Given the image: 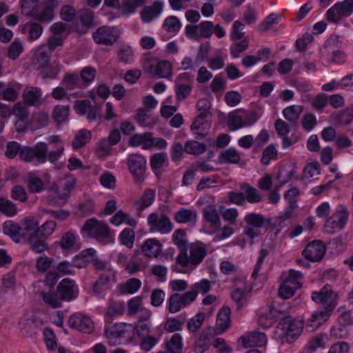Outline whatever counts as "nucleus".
<instances>
[{
  "label": "nucleus",
  "instance_id": "nucleus-1",
  "mask_svg": "<svg viewBox=\"0 0 353 353\" xmlns=\"http://www.w3.org/2000/svg\"><path fill=\"white\" fill-rule=\"evenodd\" d=\"M312 300L322 305L323 307L314 311L307 319L306 329L313 332L330 318L332 310L336 306L337 293L329 285H325L319 291H314Z\"/></svg>",
  "mask_w": 353,
  "mask_h": 353
},
{
  "label": "nucleus",
  "instance_id": "nucleus-2",
  "mask_svg": "<svg viewBox=\"0 0 353 353\" xmlns=\"http://www.w3.org/2000/svg\"><path fill=\"white\" fill-rule=\"evenodd\" d=\"M208 253L206 245L197 242L191 244L176 257L172 270L179 273H189L194 270L204 259Z\"/></svg>",
  "mask_w": 353,
  "mask_h": 353
},
{
  "label": "nucleus",
  "instance_id": "nucleus-3",
  "mask_svg": "<svg viewBox=\"0 0 353 353\" xmlns=\"http://www.w3.org/2000/svg\"><path fill=\"white\" fill-rule=\"evenodd\" d=\"M43 294V302L52 308L61 307L63 301H71L77 299L79 288L75 281L65 278L57 287V291L52 294Z\"/></svg>",
  "mask_w": 353,
  "mask_h": 353
},
{
  "label": "nucleus",
  "instance_id": "nucleus-4",
  "mask_svg": "<svg viewBox=\"0 0 353 353\" xmlns=\"http://www.w3.org/2000/svg\"><path fill=\"white\" fill-rule=\"evenodd\" d=\"M243 223V232L252 244L254 239L261 235V228H265L268 230L270 228L272 219L261 214L250 212L244 216Z\"/></svg>",
  "mask_w": 353,
  "mask_h": 353
},
{
  "label": "nucleus",
  "instance_id": "nucleus-5",
  "mask_svg": "<svg viewBox=\"0 0 353 353\" xmlns=\"http://www.w3.org/2000/svg\"><path fill=\"white\" fill-rule=\"evenodd\" d=\"M303 323L301 321L292 319L291 316L283 321H280L276 327L275 333L281 339L285 338L291 343L302 333Z\"/></svg>",
  "mask_w": 353,
  "mask_h": 353
},
{
  "label": "nucleus",
  "instance_id": "nucleus-6",
  "mask_svg": "<svg viewBox=\"0 0 353 353\" xmlns=\"http://www.w3.org/2000/svg\"><path fill=\"white\" fill-rule=\"evenodd\" d=\"M48 148L43 142L37 143L33 148L23 147L19 152L21 159L27 162H33L35 165L43 163L47 160Z\"/></svg>",
  "mask_w": 353,
  "mask_h": 353
},
{
  "label": "nucleus",
  "instance_id": "nucleus-7",
  "mask_svg": "<svg viewBox=\"0 0 353 353\" xmlns=\"http://www.w3.org/2000/svg\"><path fill=\"white\" fill-rule=\"evenodd\" d=\"M353 13V0H344L332 6L326 12L328 21L339 23Z\"/></svg>",
  "mask_w": 353,
  "mask_h": 353
},
{
  "label": "nucleus",
  "instance_id": "nucleus-8",
  "mask_svg": "<svg viewBox=\"0 0 353 353\" xmlns=\"http://www.w3.org/2000/svg\"><path fill=\"white\" fill-rule=\"evenodd\" d=\"M348 213L344 205H339L334 214L328 218L324 228L327 233L333 234L337 230H342L347 223Z\"/></svg>",
  "mask_w": 353,
  "mask_h": 353
},
{
  "label": "nucleus",
  "instance_id": "nucleus-9",
  "mask_svg": "<svg viewBox=\"0 0 353 353\" xmlns=\"http://www.w3.org/2000/svg\"><path fill=\"white\" fill-rule=\"evenodd\" d=\"M147 221L150 226V230L153 232H159L163 234H168L173 228V224L170 219L164 214L151 213L148 216Z\"/></svg>",
  "mask_w": 353,
  "mask_h": 353
},
{
  "label": "nucleus",
  "instance_id": "nucleus-10",
  "mask_svg": "<svg viewBox=\"0 0 353 353\" xmlns=\"http://www.w3.org/2000/svg\"><path fill=\"white\" fill-rule=\"evenodd\" d=\"M82 230L88 232L98 241L102 242L110 236V228L103 222L94 218L87 220Z\"/></svg>",
  "mask_w": 353,
  "mask_h": 353
},
{
  "label": "nucleus",
  "instance_id": "nucleus-11",
  "mask_svg": "<svg viewBox=\"0 0 353 353\" xmlns=\"http://www.w3.org/2000/svg\"><path fill=\"white\" fill-rule=\"evenodd\" d=\"M210 118V112H201L192 123L190 129L195 134L196 139H203L208 134L211 127Z\"/></svg>",
  "mask_w": 353,
  "mask_h": 353
},
{
  "label": "nucleus",
  "instance_id": "nucleus-12",
  "mask_svg": "<svg viewBox=\"0 0 353 353\" xmlns=\"http://www.w3.org/2000/svg\"><path fill=\"white\" fill-rule=\"evenodd\" d=\"M128 168L137 182H142L145 179L146 159L139 154L130 155L128 159Z\"/></svg>",
  "mask_w": 353,
  "mask_h": 353
},
{
  "label": "nucleus",
  "instance_id": "nucleus-13",
  "mask_svg": "<svg viewBox=\"0 0 353 353\" xmlns=\"http://www.w3.org/2000/svg\"><path fill=\"white\" fill-rule=\"evenodd\" d=\"M132 328V325L124 323H115L106 327L105 334L108 343L111 345L120 343V339L125 337Z\"/></svg>",
  "mask_w": 353,
  "mask_h": 353
},
{
  "label": "nucleus",
  "instance_id": "nucleus-14",
  "mask_svg": "<svg viewBox=\"0 0 353 353\" xmlns=\"http://www.w3.org/2000/svg\"><path fill=\"white\" fill-rule=\"evenodd\" d=\"M70 327L83 333L90 334L94 330V323L88 315L81 312L72 314L68 320Z\"/></svg>",
  "mask_w": 353,
  "mask_h": 353
},
{
  "label": "nucleus",
  "instance_id": "nucleus-15",
  "mask_svg": "<svg viewBox=\"0 0 353 353\" xmlns=\"http://www.w3.org/2000/svg\"><path fill=\"white\" fill-rule=\"evenodd\" d=\"M92 37L96 43L110 46L117 41L119 34L115 28L101 26L93 33Z\"/></svg>",
  "mask_w": 353,
  "mask_h": 353
},
{
  "label": "nucleus",
  "instance_id": "nucleus-16",
  "mask_svg": "<svg viewBox=\"0 0 353 353\" xmlns=\"http://www.w3.org/2000/svg\"><path fill=\"white\" fill-rule=\"evenodd\" d=\"M144 70L154 77L168 79L172 76V66L168 61H161L157 63L145 61Z\"/></svg>",
  "mask_w": 353,
  "mask_h": 353
},
{
  "label": "nucleus",
  "instance_id": "nucleus-17",
  "mask_svg": "<svg viewBox=\"0 0 353 353\" xmlns=\"http://www.w3.org/2000/svg\"><path fill=\"white\" fill-rule=\"evenodd\" d=\"M59 279V275L56 272H48L45 276L44 280L37 281L34 284V288L36 293L39 294L43 300V294H52L54 292V288Z\"/></svg>",
  "mask_w": 353,
  "mask_h": 353
},
{
  "label": "nucleus",
  "instance_id": "nucleus-18",
  "mask_svg": "<svg viewBox=\"0 0 353 353\" xmlns=\"http://www.w3.org/2000/svg\"><path fill=\"white\" fill-rule=\"evenodd\" d=\"M325 253V245L321 241H313L307 244L303 251V255L310 261H319Z\"/></svg>",
  "mask_w": 353,
  "mask_h": 353
},
{
  "label": "nucleus",
  "instance_id": "nucleus-19",
  "mask_svg": "<svg viewBox=\"0 0 353 353\" xmlns=\"http://www.w3.org/2000/svg\"><path fill=\"white\" fill-rule=\"evenodd\" d=\"M23 100L26 105L39 107L42 101V91L38 87L28 86L23 92Z\"/></svg>",
  "mask_w": 353,
  "mask_h": 353
},
{
  "label": "nucleus",
  "instance_id": "nucleus-20",
  "mask_svg": "<svg viewBox=\"0 0 353 353\" xmlns=\"http://www.w3.org/2000/svg\"><path fill=\"white\" fill-rule=\"evenodd\" d=\"M141 314H140L139 319L134 326L132 325L131 329L134 330L138 336H143L150 333V317L151 312L150 310H141Z\"/></svg>",
  "mask_w": 353,
  "mask_h": 353
},
{
  "label": "nucleus",
  "instance_id": "nucleus-21",
  "mask_svg": "<svg viewBox=\"0 0 353 353\" xmlns=\"http://www.w3.org/2000/svg\"><path fill=\"white\" fill-rule=\"evenodd\" d=\"M57 6V0H49L42 10L34 12L31 14V18L39 20L41 22L49 23L54 17V8Z\"/></svg>",
  "mask_w": 353,
  "mask_h": 353
},
{
  "label": "nucleus",
  "instance_id": "nucleus-22",
  "mask_svg": "<svg viewBox=\"0 0 353 353\" xmlns=\"http://www.w3.org/2000/svg\"><path fill=\"white\" fill-rule=\"evenodd\" d=\"M245 348L251 347H261L267 342L265 334L259 332H252L240 338Z\"/></svg>",
  "mask_w": 353,
  "mask_h": 353
},
{
  "label": "nucleus",
  "instance_id": "nucleus-23",
  "mask_svg": "<svg viewBox=\"0 0 353 353\" xmlns=\"http://www.w3.org/2000/svg\"><path fill=\"white\" fill-rule=\"evenodd\" d=\"M129 145L132 147L142 145L144 150H150L154 146V137L152 132L134 134L129 139Z\"/></svg>",
  "mask_w": 353,
  "mask_h": 353
},
{
  "label": "nucleus",
  "instance_id": "nucleus-24",
  "mask_svg": "<svg viewBox=\"0 0 353 353\" xmlns=\"http://www.w3.org/2000/svg\"><path fill=\"white\" fill-rule=\"evenodd\" d=\"M163 11V6L160 2L155 1L151 6H145L140 14L144 23H150L157 18Z\"/></svg>",
  "mask_w": 353,
  "mask_h": 353
},
{
  "label": "nucleus",
  "instance_id": "nucleus-25",
  "mask_svg": "<svg viewBox=\"0 0 353 353\" xmlns=\"http://www.w3.org/2000/svg\"><path fill=\"white\" fill-rule=\"evenodd\" d=\"M3 232L8 235L15 242H19L26 236L23 234L21 225L12 221H7L3 225Z\"/></svg>",
  "mask_w": 353,
  "mask_h": 353
},
{
  "label": "nucleus",
  "instance_id": "nucleus-26",
  "mask_svg": "<svg viewBox=\"0 0 353 353\" xmlns=\"http://www.w3.org/2000/svg\"><path fill=\"white\" fill-rule=\"evenodd\" d=\"M203 214L205 219L209 222L212 226L219 228L221 225V212L213 205H208L203 209Z\"/></svg>",
  "mask_w": 353,
  "mask_h": 353
},
{
  "label": "nucleus",
  "instance_id": "nucleus-27",
  "mask_svg": "<svg viewBox=\"0 0 353 353\" xmlns=\"http://www.w3.org/2000/svg\"><path fill=\"white\" fill-rule=\"evenodd\" d=\"M174 219L179 223L195 224L197 214L194 210L181 208L174 214Z\"/></svg>",
  "mask_w": 353,
  "mask_h": 353
},
{
  "label": "nucleus",
  "instance_id": "nucleus-28",
  "mask_svg": "<svg viewBox=\"0 0 353 353\" xmlns=\"http://www.w3.org/2000/svg\"><path fill=\"white\" fill-rule=\"evenodd\" d=\"M327 341L328 337L326 334H319L310 339L305 349L301 353H313L318 348H323L325 347Z\"/></svg>",
  "mask_w": 353,
  "mask_h": 353
},
{
  "label": "nucleus",
  "instance_id": "nucleus-29",
  "mask_svg": "<svg viewBox=\"0 0 353 353\" xmlns=\"http://www.w3.org/2000/svg\"><path fill=\"white\" fill-rule=\"evenodd\" d=\"M230 309L228 307H223L217 314L216 328L219 333L225 332L230 324Z\"/></svg>",
  "mask_w": 353,
  "mask_h": 353
},
{
  "label": "nucleus",
  "instance_id": "nucleus-30",
  "mask_svg": "<svg viewBox=\"0 0 353 353\" xmlns=\"http://www.w3.org/2000/svg\"><path fill=\"white\" fill-rule=\"evenodd\" d=\"M51 53L47 47H41L35 52L33 58V65L36 69L46 68L50 59Z\"/></svg>",
  "mask_w": 353,
  "mask_h": 353
},
{
  "label": "nucleus",
  "instance_id": "nucleus-31",
  "mask_svg": "<svg viewBox=\"0 0 353 353\" xmlns=\"http://www.w3.org/2000/svg\"><path fill=\"white\" fill-rule=\"evenodd\" d=\"M154 191L151 189H146L143 194L134 202L136 211L141 212L144 209L150 206L154 200Z\"/></svg>",
  "mask_w": 353,
  "mask_h": 353
},
{
  "label": "nucleus",
  "instance_id": "nucleus-32",
  "mask_svg": "<svg viewBox=\"0 0 353 353\" xmlns=\"http://www.w3.org/2000/svg\"><path fill=\"white\" fill-rule=\"evenodd\" d=\"M331 121L336 125H348L353 119V107L345 108L337 113L332 114Z\"/></svg>",
  "mask_w": 353,
  "mask_h": 353
},
{
  "label": "nucleus",
  "instance_id": "nucleus-33",
  "mask_svg": "<svg viewBox=\"0 0 353 353\" xmlns=\"http://www.w3.org/2000/svg\"><path fill=\"white\" fill-rule=\"evenodd\" d=\"M137 122L142 127L152 128L157 123V119L149 114L148 110L139 108L136 115Z\"/></svg>",
  "mask_w": 353,
  "mask_h": 353
},
{
  "label": "nucleus",
  "instance_id": "nucleus-34",
  "mask_svg": "<svg viewBox=\"0 0 353 353\" xmlns=\"http://www.w3.org/2000/svg\"><path fill=\"white\" fill-rule=\"evenodd\" d=\"M220 163H237L240 161L239 152L234 148H229L223 150L219 155Z\"/></svg>",
  "mask_w": 353,
  "mask_h": 353
},
{
  "label": "nucleus",
  "instance_id": "nucleus-35",
  "mask_svg": "<svg viewBox=\"0 0 353 353\" xmlns=\"http://www.w3.org/2000/svg\"><path fill=\"white\" fill-rule=\"evenodd\" d=\"M274 321L281 319L283 321L290 316L288 312V306L285 304H274L270 307L269 311Z\"/></svg>",
  "mask_w": 353,
  "mask_h": 353
},
{
  "label": "nucleus",
  "instance_id": "nucleus-36",
  "mask_svg": "<svg viewBox=\"0 0 353 353\" xmlns=\"http://www.w3.org/2000/svg\"><path fill=\"white\" fill-rule=\"evenodd\" d=\"M143 252L150 257H157L161 251V245L155 239H148L141 248Z\"/></svg>",
  "mask_w": 353,
  "mask_h": 353
},
{
  "label": "nucleus",
  "instance_id": "nucleus-37",
  "mask_svg": "<svg viewBox=\"0 0 353 353\" xmlns=\"http://www.w3.org/2000/svg\"><path fill=\"white\" fill-rule=\"evenodd\" d=\"M50 120L49 114L45 111H38L32 114L30 120V125L34 129L45 128L48 125Z\"/></svg>",
  "mask_w": 353,
  "mask_h": 353
},
{
  "label": "nucleus",
  "instance_id": "nucleus-38",
  "mask_svg": "<svg viewBox=\"0 0 353 353\" xmlns=\"http://www.w3.org/2000/svg\"><path fill=\"white\" fill-rule=\"evenodd\" d=\"M168 158L165 152H159L152 154L150 157V166L156 175L160 174V170L167 163Z\"/></svg>",
  "mask_w": 353,
  "mask_h": 353
},
{
  "label": "nucleus",
  "instance_id": "nucleus-39",
  "mask_svg": "<svg viewBox=\"0 0 353 353\" xmlns=\"http://www.w3.org/2000/svg\"><path fill=\"white\" fill-rule=\"evenodd\" d=\"M0 212L8 217H12L17 214L18 209L16 204L10 200L0 197Z\"/></svg>",
  "mask_w": 353,
  "mask_h": 353
},
{
  "label": "nucleus",
  "instance_id": "nucleus-40",
  "mask_svg": "<svg viewBox=\"0 0 353 353\" xmlns=\"http://www.w3.org/2000/svg\"><path fill=\"white\" fill-rule=\"evenodd\" d=\"M241 190L244 192L245 199L250 203H259L262 201L259 191L255 188L249 185L248 183H243L241 185Z\"/></svg>",
  "mask_w": 353,
  "mask_h": 353
},
{
  "label": "nucleus",
  "instance_id": "nucleus-41",
  "mask_svg": "<svg viewBox=\"0 0 353 353\" xmlns=\"http://www.w3.org/2000/svg\"><path fill=\"white\" fill-rule=\"evenodd\" d=\"M303 108L301 105H290L283 110L284 117L292 123H295L299 119Z\"/></svg>",
  "mask_w": 353,
  "mask_h": 353
},
{
  "label": "nucleus",
  "instance_id": "nucleus-42",
  "mask_svg": "<svg viewBox=\"0 0 353 353\" xmlns=\"http://www.w3.org/2000/svg\"><path fill=\"white\" fill-rule=\"evenodd\" d=\"M91 139V132L86 130H79L72 142V145L74 149H79L83 147Z\"/></svg>",
  "mask_w": 353,
  "mask_h": 353
},
{
  "label": "nucleus",
  "instance_id": "nucleus-43",
  "mask_svg": "<svg viewBox=\"0 0 353 353\" xmlns=\"http://www.w3.org/2000/svg\"><path fill=\"white\" fill-rule=\"evenodd\" d=\"M207 146L196 141H188L184 145V150L186 153L194 155H199L204 153Z\"/></svg>",
  "mask_w": 353,
  "mask_h": 353
},
{
  "label": "nucleus",
  "instance_id": "nucleus-44",
  "mask_svg": "<svg viewBox=\"0 0 353 353\" xmlns=\"http://www.w3.org/2000/svg\"><path fill=\"white\" fill-rule=\"evenodd\" d=\"M41 237L36 236L34 233L31 234L29 239L30 249L37 253L43 252L48 249L47 243Z\"/></svg>",
  "mask_w": 353,
  "mask_h": 353
},
{
  "label": "nucleus",
  "instance_id": "nucleus-45",
  "mask_svg": "<svg viewBox=\"0 0 353 353\" xmlns=\"http://www.w3.org/2000/svg\"><path fill=\"white\" fill-rule=\"evenodd\" d=\"M240 111L236 110L228 116V126L230 130L234 131L245 127V123L243 121V118Z\"/></svg>",
  "mask_w": 353,
  "mask_h": 353
},
{
  "label": "nucleus",
  "instance_id": "nucleus-46",
  "mask_svg": "<svg viewBox=\"0 0 353 353\" xmlns=\"http://www.w3.org/2000/svg\"><path fill=\"white\" fill-rule=\"evenodd\" d=\"M186 232L183 229H177L172 234V239L177 246L179 252H182L188 248V241L185 239Z\"/></svg>",
  "mask_w": 353,
  "mask_h": 353
},
{
  "label": "nucleus",
  "instance_id": "nucleus-47",
  "mask_svg": "<svg viewBox=\"0 0 353 353\" xmlns=\"http://www.w3.org/2000/svg\"><path fill=\"white\" fill-rule=\"evenodd\" d=\"M141 282L139 279H130L124 284L121 285L120 291L123 294H134L141 288Z\"/></svg>",
  "mask_w": 353,
  "mask_h": 353
},
{
  "label": "nucleus",
  "instance_id": "nucleus-48",
  "mask_svg": "<svg viewBox=\"0 0 353 353\" xmlns=\"http://www.w3.org/2000/svg\"><path fill=\"white\" fill-rule=\"evenodd\" d=\"M121 243L125 245L128 248H132L134 245L135 234L132 229L124 228L119 236Z\"/></svg>",
  "mask_w": 353,
  "mask_h": 353
},
{
  "label": "nucleus",
  "instance_id": "nucleus-49",
  "mask_svg": "<svg viewBox=\"0 0 353 353\" xmlns=\"http://www.w3.org/2000/svg\"><path fill=\"white\" fill-rule=\"evenodd\" d=\"M167 349L170 353H182L183 343L180 334H174L167 343Z\"/></svg>",
  "mask_w": 353,
  "mask_h": 353
},
{
  "label": "nucleus",
  "instance_id": "nucleus-50",
  "mask_svg": "<svg viewBox=\"0 0 353 353\" xmlns=\"http://www.w3.org/2000/svg\"><path fill=\"white\" fill-rule=\"evenodd\" d=\"M70 107L68 105H56L52 110V118L58 123L64 122L69 114Z\"/></svg>",
  "mask_w": 353,
  "mask_h": 353
},
{
  "label": "nucleus",
  "instance_id": "nucleus-51",
  "mask_svg": "<svg viewBox=\"0 0 353 353\" xmlns=\"http://www.w3.org/2000/svg\"><path fill=\"white\" fill-rule=\"evenodd\" d=\"M250 42L247 38L232 44L230 48L231 56L235 59L238 58L242 52L248 48Z\"/></svg>",
  "mask_w": 353,
  "mask_h": 353
},
{
  "label": "nucleus",
  "instance_id": "nucleus-52",
  "mask_svg": "<svg viewBox=\"0 0 353 353\" xmlns=\"http://www.w3.org/2000/svg\"><path fill=\"white\" fill-rule=\"evenodd\" d=\"M21 225L23 234H26V232L34 234L35 231L39 228V221L34 216H28L21 221Z\"/></svg>",
  "mask_w": 353,
  "mask_h": 353
},
{
  "label": "nucleus",
  "instance_id": "nucleus-53",
  "mask_svg": "<svg viewBox=\"0 0 353 353\" xmlns=\"http://www.w3.org/2000/svg\"><path fill=\"white\" fill-rule=\"evenodd\" d=\"M124 312V305L119 302H110L105 312V317L109 320L114 316L121 315Z\"/></svg>",
  "mask_w": 353,
  "mask_h": 353
},
{
  "label": "nucleus",
  "instance_id": "nucleus-54",
  "mask_svg": "<svg viewBox=\"0 0 353 353\" xmlns=\"http://www.w3.org/2000/svg\"><path fill=\"white\" fill-rule=\"evenodd\" d=\"M76 240L77 234L74 232L69 231L61 236L59 245L63 249L68 250L74 245Z\"/></svg>",
  "mask_w": 353,
  "mask_h": 353
},
{
  "label": "nucleus",
  "instance_id": "nucleus-55",
  "mask_svg": "<svg viewBox=\"0 0 353 353\" xmlns=\"http://www.w3.org/2000/svg\"><path fill=\"white\" fill-rule=\"evenodd\" d=\"M57 227V223L54 221H47L41 226L39 227L35 231V235L37 236H48L53 233Z\"/></svg>",
  "mask_w": 353,
  "mask_h": 353
},
{
  "label": "nucleus",
  "instance_id": "nucleus-56",
  "mask_svg": "<svg viewBox=\"0 0 353 353\" xmlns=\"http://www.w3.org/2000/svg\"><path fill=\"white\" fill-rule=\"evenodd\" d=\"M181 27V23L176 17L171 16L165 19L163 28L169 32H177Z\"/></svg>",
  "mask_w": 353,
  "mask_h": 353
},
{
  "label": "nucleus",
  "instance_id": "nucleus-57",
  "mask_svg": "<svg viewBox=\"0 0 353 353\" xmlns=\"http://www.w3.org/2000/svg\"><path fill=\"white\" fill-rule=\"evenodd\" d=\"M192 90V83L190 84H176L175 83L176 97L179 101L185 99L191 93Z\"/></svg>",
  "mask_w": 353,
  "mask_h": 353
},
{
  "label": "nucleus",
  "instance_id": "nucleus-58",
  "mask_svg": "<svg viewBox=\"0 0 353 353\" xmlns=\"http://www.w3.org/2000/svg\"><path fill=\"white\" fill-rule=\"evenodd\" d=\"M205 319V313L199 312L191 318L188 323V330L191 332H196L202 325Z\"/></svg>",
  "mask_w": 353,
  "mask_h": 353
},
{
  "label": "nucleus",
  "instance_id": "nucleus-59",
  "mask_svg": "<svg viewBox=\"0 0 353 353\" xmlns=\"http://www.w3.org/2000/svg\"><path fill=\"white\" fill-rule=\"evenodd\" d=\"M183 304L181 298V294L174 293L172 294L168 300V310L171 313L179 312Z\"/></svg>",
  "mask_w": 353,
  "mask_h": 353
},
{
  "label": "nucleus",
  "instance_id": "nucleus-60",
  "mask_svg": "<svg viewBox=\"0 0 353 353\" xmlns=\"http://www.w3.org/2000/svg\"><path fill=\"white\" fill-rule=\"evenodd\" d=\"M348 335V327L339 323L333 326L330 330V336L334 339H345Z\"/></svg>",
  "mask_w": 353,
  "mask_h": 353
},
{
  "label": "nucleus",
  "instance_id": "nucleus-61",
  "mask_svg": "<svg viewBox=\"0 0 353 353\" xmlns=\"http://www.w3.org/2000/svg\"><path fill=\"white\" fill-rule=\"evenodd\" d=\"M303 279V274L294 270H290L288 277L285 279L287 283L293 285L294 288L299 289L301 288V280Z\"/></svg>",
  "mask_w": 353,
  "mask_h": 353
},
{
  "label": "nucleus",
  "instance_id": "nucleus-62",
  "mask_svg": "<svg viewBox=\"0 0 353 353\" xmlns=\"http://www.w3.org/2000/svg\"><path fill=\"white\" fill-rule=\"evenodd\" d=\"M245 25L241 21H236L232 25L230 34V39L232 41H237L243 39Z\"/></svg>",
  "mask_w": 353,
  "mask_h": 353
},
{
  "label": "nucleus",
  "instance_id": "nucleus-63",
  "mask_svg": "<svg viewBox=\"0 0 353 353\" xmlns=\"http://www.w3.org/2000/svg\"><path fill=\"white\" fill-rule=\"evenodd\" d=\"M12 114L17 119L28 120L29 117V111L25 104L17 103L13 105Z\"/></svg>",
  "mask_w": 353,
  "mask_h": 353
},
{
  "label": "nucleus",
  "instance_id": "nucleus-64",
  "mask_svg": "<svg viewBox=\"0 0 353 353\" xmlns=\"http://www.w3.org/2000/svg\"><path fill=\"white\" fill-rule=\"evenodd\" d=\"M67 90H73L77 88H81V81L79 77L77 74H67L63 79Z\"/></svg>",
  "mask_w": 353,
  "mask_h": 353
}]
</instances>
